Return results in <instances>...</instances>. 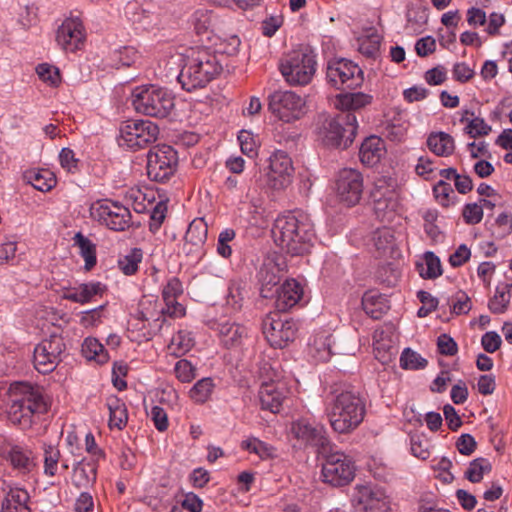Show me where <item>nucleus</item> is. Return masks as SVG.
<instances>
[{
    "instance_id": "9b49d317",
    "label": "nucleus",
    "mask_w": 512,
    "mask_h": 512,
    "mask_svg": "<svg viewBox=\"0 0 512 512\" xmlns=\"http://www.w3.org/2000/svg\"><path fill=\"white\" fill-rule=\"evenodd\" d=\"M177 151L169 145H157L147 155V175L150 180L165 182L176 172Z\"/></svg>"
},
{
    "instance_id": "e433bc0d",
    "label": "nucleus",
    "mask_w": 512,
    "mask_h": 512,
    "mask_svg": "<svg viewBox=\"0 0 512 512\" xmlns=\"http://www.w3.org/2000/svg\"><path fill=\"white\" fill-rule=\"evenodd\" d=\"M29 494L22 488H11L2 502L1 512H30Z\"/></svg>"
},
{
    "instance_id": "20e7f679",
    "label": "nucleus",
    "mask_w": 512,
    "mask_h": 512,
    "mask_svg": "<svg viewBox=\"0 0 512 512\" xmlns=\"http://www.w3.org/2000/svg\"><path fill=\"white\" fill-rule=\"evenodd\" d=\"M10 403L7 414L14 425L30 428L36 416L48 411V404L38 387L26 382H15L9 388Z\"/></svg>"
},
{
    "instance_id": "a211bd4d",
    "label": "nucleus",
    "mask_w": 512,
    "mask_h": 512,
    "mask_svg": "<svg viewBox=\"0 0 512 512\" xmlns=\"http://www.w3.org/2000/svg\"><path fill=\"white\" fill-rule=\"evenodd\" d=\"M364 189L363 176L353 168L341 169L335 180V191L340 202L348 207L359 203Z\"/></svg>"
},
{
    "instance_id": "774afa93",
    "label": "nucleus",
    "mask_w": 512,
    "mask_h": 512,
    "mask_svg": "<svg viewBox=\"0 0 512 512\" xmlns=\"http://www.w3.org/2000/svg\"><path fill=\"white\" fill-rule=\"evenodd\" d=\"M470 137L487 135L491 131V127L485 123V120L481 117H475L470 120L466 128Z\"/></svg>"
},
{
    "instance_id": "c756f323",
    "label": "nucleus",
    "mask_w": 512,
    "mask_h": 512,
    "mask_svg": "<svg viewBox=\"0 0 512 512\" xmlns=\"http://www.w3.org/2000/svg\"><path fill=\"white\" fill-rule=\"evenodd\" d=\"M385 154V146L380 137H367L361 144L359 149L360 161L369 167H373L380 162Z\"/></svg>"
},
{
    "instance_id": "0e129e2a",
    "label": "nucleus",
    "mask_w": 512,
    "mask_h": 512,
    "mask_svg": "<svg viewBox=\"0 0 512 512\" xmlns=\"http://www.w3.org/2000/svg\"><path fill=\"white\" fill-rule=\"evenodd\" d=\"M418 300L422 303V307L418 309V317H424L435 311L439 304V300L436 297L424 292V290L418 291Z\"/></svg>"
},
{
    "instance_id": "a878e982",
    "label": "nucleus",
    "mask_w": 512,
    "mask_h": 512,
    "mask_svg": "<svg viewBox=\"0 0 512 512\" xmlns=\"http://www.w3.org/2000/svg\"><path fill=\"white\" fill-rule=\"evenodd\" d=\"M303 297V288L295 279L286 280L276 290L275 307L285 312L294 307Z\"/></svg>"
},
{
    "instance_id": "bb28decb",
    "label": "nucleus",
    "mask_w": 512,
    "mask_h": 512,
    "mask_svg": "<svg viewBox=\"0 0 512 512\" xmlns=\"http://www.w3.org/2000/svg\"><path fill=\"white\" fill-rule=\"evenodd\" d=\"M373 97L363 92L344 93L336 97L335 106L340 112L361 114V110L372 103Z\"/></svg>"
},
{
    "instance_id": "69168bd1",
    "label": "nucleus",
    "mask_w": 512,
    "mask_h": 512,
    "mask_svg": "<svg viewBox=\"0 0 512 512\" xmlns=\"http://www.w3.org/2000/svg\"><path fill=\"white\" fill-rule=\"evenodd\" d=\"M463 218L468 224H477L483 220V206L477 203L467 204L462 212Z\"/></svg>"
},
{
    "instance_id": "3c124183",
    "label": "nucleus",
    "mask_w": 512,
    "mask_h": 512,
    "mask_svg": "<svg viewBox=\"0 0 512 512\" xmlns=\"http://www.w3.org/2000/svg\"><path fill=\"white\" fill-rule=\"evenodd\" d=\"M194 346V339L191 332L180 330L175 334L170 342L169 348L174 354H185Z\"/></svg>"
},
{
    "instance_id": "c85d7f7f",
    "label": "nucleus",
    "mask_w": 512,
    "mask_h": 512,
    "mask_svg": "<svg viewBox=\"0 0 512 512\" xmlns=\"http://www.w3.org/2000/svg\"><path fill=\"white\" fill-rule=\"evenodd\" d=\"M106 286L101 282H90L80 284L78 287L67 289L63 294V299L85 304L90 302L94 296L102 295Z\"/></svg>"
},
{
    "instance_id": "09e8293b",
    "label": "nucleus",
    "mask_w": 512,
    "mask_h": 512,
    "mask_svg": "<svg viewBox=\"0 0 512 512\" xmlns=\"http://www.w3.org/2000/svg\"><path fill=\"white\" fill-rule=\"evenodd\" d=\"M245 284L240 280H231L228 286L226 303L234 311H239L245 298Z\"/></svg>"
},
{
    "instance_id": "4d7b16f0",
    "label": "nucleus",
    "mask_w": 512,
    "mask_h": 512,
    "mask_svg": "<svg viewBox=\"0 0 512 512\" xmlns=\"http://www.w3.org/2000/svg\"><path fill=\"white\" fill-rule=\"evenodd\" d=\"M236 233L233 229H225L223 230L219 236L216 245V250L219 256L228 259L232 255V247L230 246V242L235 239Z\"/></svg>"
},
{
    "instance_id": "49530a36",
    "label": "nucleus",
    "mask_w": 512,
    "mask_h": 512,
    "mask_svg": "<svg viewBox=\"0 0 512 512\" xmlns=\"http://www.w3.org/2000/svg\"><path fill=\"white\" fill-rule=\"evenodd\" d=\"M191 22L196 34L199 36L207 35L210 31H213V15L207 9L196 10L192 15Z\"/></svg>"
},
{
    "instance_id": "dca6fc26",
    "label": "nucleus",
    "mask_w": 512,
    "mask_h": 512,
    "mask_svg": "<svg viewBox=\"0 0 512 512\" xmlns=\"http://www.w3.org/2000/svg\"><path fill=\"white\" fill-rule=\"evenodd\" d=\"M124 144L134 150L154 143L159 136V127L149 120L127 121L120 129Z\"/></svg>"
},
{
    "instance_id": "bf43d9fd",
    "label": "nucleus",
    "mask_w": 512,
    "mask_h": 512,
    "mask_svg": "<svg viewBox=\"0 0 512 512\" xmlns=\"http://www.w3.org/2000/svg\"><path fill=\"white\" fill-rule=\"evenodd\" d=\"M36 72L41 80L51 86H58L61 82L59 69L47 63L39 64L36 68Z\"/></svg>"
},
{
    "instance_id": "2f4dec72",
    "label": "nucleus",
    "mask_w": 512,
    "mask_h": 512,
    "mask_svg": "<svg viewBox=\"0 0 512 512\" xmlns=\"http://www.w3.org/2000/svg\"><path fill=\"white\" fill-rule=\"evenodd\" d=\"M333 337L325 332L316 334L309 343L308 353L317 362H327L332 354Z\"/></svg>"
},
{
    "instance_id": "b1692460",
    "label": "nucleus",
    "mask_w": 512,
    "mask_h": 512,
    "mask_svg": "<svg viewBox=\"0 0 512 512\" xmlns=\"http://www.w3.org/2000/svg\"><path fill=\"white\" fill-rule=\"evenodd\" d=\"M259 401L263 410L278 413L288 390L282 382H265L259 389Z\"/></svg>"
},
{
    "instance_id": "f03ea898",
    "label": "nucleus",
    "mask_w": 512,
    "mask_h": 512,
    "mask_svg": "<svg viewBox=\"0 0 512 512\" xmlns=\"http://www.w3.org/2000/svg\"><path fill=\"white\" fill-rule=\"evenodd\" d=\"M325 414L334 432L350 434L364 420L365 400L352 390L334 389L326 401Z\"/></svg>"
},
{
    "instance_id": "473e14b6",
    "label": "nucleus",
    "mask_w": 512,
    "mask_h": 512,
    "mask_svg": "<svg viewBox=\"0 0 512 512\" xmlns=\"http://www.w3.org/2000/svg\"><path fill=\"white\" fill-rule=\"evenodd\" d=\"M382 39V33L377 28H365L364 35L357 39L359 52L368 58H376Z\"/></svg>"
},
{
    "instance_id": "c9c22d12",
    "label": "nucleus",
    "mask_w": 512,
    "mask_h": 512,
    "mask_svg": "<svg viewBox=\"0 0 512 512\" xmlns=\"http://www.w3.org/2000/svg\"><path fill=\"white\" fill-rule=\"evenodd\" d=\"M24 180L41 192L50 191L56 185V178L46 169H30L24 172Z\"/></svg>"
},
{
    "instance_id": "e2e57ef3",
    "label": "nucleus",
    "mask_w": 512,
    "mask_h": 512,
    "mask_svg": "<svg viewBox=\"0 0 512 512\" xmlns=\"http://www.w3.org/2000/svg\"><path fill=\"white\" fill-rule=\"evenodd\" d=\"M451 304L452 313L457 315L469 313L472 307L469 297L462 290H459L455 296H452Z\"/></svg>"
},
{
    "instance_id": "1a4fd4ad",
    "label": "nucleus",
    "mask_w": 512,
    "mask_h": 512,
    "mask_svg": "<svg viewBox=\"0 0 512 512\" xmlns=\"http://www.w3.org/2000/svg\"><path fill=\"white\" fill-rule=\"evenodd\" d=\"M321 479L332 487H343L350 484L355 478L356 465L351 456L333 445L321 456Z\"/></svg>"
},
{
    "instance_id": "6e6d98bb",
    "label": "nucleus",
    "mask_w": 512,
    "mask_h": 512,
    "mask_svg": "<svg viewBox=\"0 0 512 512\" xmlns=\"http://www.w3.org/2000/svg\"><path fill=\"white\" fill-rule=\"evenodd\" d=\"M433 193L437 202L443 206L448 207L453 204V198L455 196V192L448 182L444 180H438L437 183L433 186Z\"/></svg>"
},
{
    "instance_id": "72a5a7b5",
    "label": "nucleus",
    "mask_w": 512,
    "mask_h": 512,
    "mask_svg": "<svg viewBox=\"0 0 512 512\" xmlns=\"http://www.w3.org/2000/svg\"><path fill=\"white\" fill-rule=\"evenodd\" d=\"M427 146L435 155L448 157L453 155L455 151V140L449 133L443 131L432 132L427 138Z\"/></svg>"
},
{
    "instance_id": "6e6552de",
    "label": "nucleus",
    "mask_w": 512,
    "mask_h": 512,
    "mask_svg": "<svg viewBox=\"0 0 512 512\" xmlns=\"http://www.w3.org/2000/svg\"><path fill=\"white\" fill-rule=\"evenodd\" d=\"M358 127V120L354 113L339 112L335 117H327L323 120L320 135L325 145L346 149L353 143Z\"/></svg>"
},
{
    "instance_id": "7ed1b4c3",
    "label": "nucleus",
    "mask_w": 512,
    "mask_h": 512,
    "mask_svg": "<svg viewBox=\"0 0 512 512\" xmlns=\"http://www.w3.org/2000/svg\"><path fill=\"white\" fill-rule=\"evenodd\" d=\"M223 57L207 47L191 49L178 76L182 88L190 92L205 87L222 72Z\"/></svg>"
},
{
    "instance_id": "4c0bfd02",
    "label": "nucleus",
    "mask_w": 512,
    "mask_h": 512,
    "mask_svg": "<svg viewBox=\"0 0 512 512\" xmlns=\"http://www.w3.org/2000/svg\"><path fill=\"white\" fill-rule=\"evenodd\" d=\"M106 405L109 410V427L122 430L128 420L125 403L117 396H111L107 398Z\"/></svg>"
},
{
    "instance_id": "864d4df0",
    "label": "nucleus",
    "mask_w": 512,
    "mask_h": 512,
    "mask_svg": "<svg viewBox=\"0 0 512 512\" xmlns=\"http://www.w3.org/2000/svg\"><path fill=\"white\" fill-rule=\"evenodd\" d=\"M142 250L139 248H134L130 250V252L119 259L118 266L119 269L125 275H133L138 270L139 263L142 260Z\"/></svg>"
},
{
    "instance_id": "0eeeda50",
    "label": "nucleus",
    "mask_w": 512,
    "mask_h": 512,
    "mask_svg": "<svg viewBox=\"0 0 512 512\" xmlns=\"http://www.w3.org/2000/svg\"><path fill=\"white\" fill-rule=\"evenodd\" d=\"M132 104L138 113L163 119L173 111L175 98L165 88L154 85L141 86L133 90Z\"/></svg>"
},
{
    "instance_id": "a18cd8bd",
    "label": "nucleus",
    "mask_w": 512,
    "mask_h": 512,
    "mask_svg": "<svg viewBox=\"0 0 512 512\" xmlns=\"http://www.w3.org/2000/svg\"><path fill=\"white\" fill-rule=\"evenodd\" d=\"M30 452L24 451L22 448L13 447L8 455V459L13 468L19 470L21 473H29L34 467L33 459Z\"/></svg>"
},
{
    "instance_id": "79ce46f5",
    "label": "nucleus",
    "mask_w": 512,
    "mask_h": 512,
    "mask_svg": "<svg viewBox=\"0 0 512 512\" xmlns=\"http://www.w3.org/2000/svg\"><path fill=\"white\" fill-rule=\"evenodd\" d=\"M376 493L368 485H357L352 495L353 505L360 509L367 510L374 507V502L378 501Z\"/></svg>"
},
{
    "instance_id": "7c9ffc66",
    "label": "nucleus",
    "mask_w": 512,
    "mask_h": 512,
    "mask_svg": "<svg viewBox=\"0 0 512 512\" xmlns=\"http://www.w3.org/2000/svg\"><path fill=\"white\" fill-rule=\"evenodd\" d=\"M362 307L369 317L377 320L389 311L390 304L386 296L370 290L362 297Z\"/></svg>"
},
{
    "instance_id": "a19ab883",
    "label": "nucleus",
    "mask_w": 512,
    "mask_h": 512,
    "mask_svg": "<svg viewBox=\"0 0 512 512\" xmlns=\"http://www.w3.org/2000/svg\"><path fill=\"white\" fill-rule=\"evenodd\" d=\"M81 352L86 359L94 360L98 364H104L109 360L108 352L96 338H86L82 344Z\"/></svg>"
},
{
    "instance_id": "de8ad7c7",
    "label": "nucleus",
    "mask_w": 512,
    "mask_h": 512,
    "mask_svg": "<svg viewBox=\"0 0 512 512\" xmlns=\"http://www.w3.org/2000/svg\"><path fill=\"white\" fill-rule=\"evenodd\" d=\"M492 465L487 458L479 457L472 460L465 472V477L469 482L479 483L482 481L484 474L490 473Z\"/></svg>"
},
{
    "instance_id": "393cba45",
    "label": "nucleus",
    "mask_w": 512,
    "mask_h": 512,
    "mask_svg": "<svg viewBox=\"0 0 512 512\" xmlns=\"http://www.w3.org/2000/svg\"><path fill=\"white\" fill-rule=\"evenodd\" d=\"M182 293L183 287L181 281L177 277L170 278L162 290V298L165 307L162 308L161 312L164 316L178 318L185 315L184 306L177 301Z\"/></svg>"
},
{
    "instance_id": "39448f33",
    "label": "nucleus",
    "mask_w": 512,
    "mask_h": 512,
    "mask_svg": "<svg viewBox=\"0 0 512 512\" xmlns=\"http://www.w3.org/2000/svg\"><path fill=\"white\" fill-rule=\"evenodd\" d=\"M314 51L305 45L285 54L279 63V69L285 81L291 86L308 85L317 70Z\"/></svg>"
},
{
    "instance_id": "cd10ccee",
    "label": "nucleus",
    "mask_w": 512,
    "mask_h": 512,
    "mask_svg": "<svg viewBox=\"0 0 512 512\" xmlns=\"http://www.w3.org/2000/svg\"><path fill=\"white\" fill-rule=\"evenodd\" d=\"M409 126L407 115L403 112H397L386 119L383 124L382 135L392 142H402L406 139Z\"/></svg>"
},
{
    "instance_id": "37998d69",
    "label": "nucleus",
    "mask_w": 512,
    "mask_h": 512,
    "mask_svg": "<svg viewBox=\"0 0 512 512\" xmlns=\"http://www.w3.org/2000/svg\"><path fill=\"white\" fill-rule=\"evenodd\" d=\"M511 287L512 284H504L496 287V294L492 299H490L488 304L492 313L501 314L508 309L511 301Z\"/></svg>"
},
{
    "instance_id": "5701e85b",
    "label": "nucleus",
    "mask_w": 512,
    "mask_h": 512,
    "mask_svg": "<svg viewBox=\"0 0 512 512\" xmlns=\"http://www.w3.org/2000/svg\"><path fill=\"white\" fill-rule=\"evenodd\" d=\"M220 344L226 349H242L250 341V331L243 324L224 321L217 325Z\"/></svg>"
},
{
    "instance_id": "423d86ee",
    "label": "nucleus",
    "mask_w": 512,
    "mask_h": 512,
    "mask_svg": "<svg viewBox=\"0 0 512 512\" xmlns=\"http://www.w3.org/2000/svg\"><path fill=\"white\" fill-rule=\"evenodd\" d=\"M370 204L380 222L392 223L400 215L397 180L384 175L376 178L370 192Z\"/></svg>"
},
{
    "instance_id": "c03bdc74",
    "label": "nucleus",
    "mask_w": 512,
    "mask_h": 512,
    "mask_svg": "<svg viewBox=\"0 0 512 512\" xmlns=\"http://www.w3.org/2000/svg\"><path fill=\"white\" fill-rule=\"evenodd\" d=\"M376 280L384 284L387 287H393L397 284L400 271L397 265L391 261H385L383 264L379 265L375 272Z\"/></svg>"
},
{
    "instance_id": "13d9d810",
    "label": "nucleus",
    "mask_w": 512,
    "mask_h": 512,
    "mask_svg": "<svg viewBox=\"0 0 512 512\" xmlns=\"http://www.w3.org/2000/svg\"><path fill=\"white\" fill-rule=\"evenodd\" d=\"M174 372L177 379L183 383H189L196 378V367L187 359L176 362Z\"/></svg>"
},
{
    "instance_id": "4468645a",
    "label": "nucleus",
    "mask_w": 512,
    "mask_h": 512,
    "mask_svg": "<svg viewBox=\"0 0 512 512\" xmlns=\"http://www.w3.org/2000/svg\"><path fill=\"white\" fill-rule=\"evenodd\" d=\"M290 432L300 445L316 448L319 456L332 446L323 424L301 418L292 422Z\"/></svg>"
},
{
    "instance_id": "2eb2a0df",
    "label": "nucleus",
    "mask_w": 512,
    "mask_h": 512,
    "mask_svg": "<svg viewBox=\"0 0 512 512\" xmlns=\"http://www.w3.org/2000/svg\"><path fill=\"white\" fill-rule=\"evenodd\" d=\"M91 216L114 231H124L130 226L131 212L117 202L98 201L91 206Z\"/></svg>"
},
{
    "instance_id": "6ab92c4d",
    "label": "nucleus",
    "mask_w": 512,
    "mask_h": 512,
    "mask_svg": "<svg viewBox=\"0 0 512 512\" xmlns=\"http://www.w3.org/2000/svg\"><path fill=\"white\" fill-rule=\"evenodd\" d=\"M293 172L290 156L285 151L277 150L269 158L266 183L274 190L284 189L292 182Z\"/></svg>"
},
{
    "instance_id": "ea45409f",
    "label": "nucleus",
    "mask_w": 512,
    "mask_h": 512,
    "mask_svg": "<svg viewBox=\"0 0 512 512\" xmlns=\"http://www.w3.org/2000/svg\"><path fill=\"white\" fill-rule=\"evenodd\" d=\"M422 265L418 264V273L421 278L434 280L438 279L443 273L440 258L432 251H426L423 253Z\"/></svg>"
},
{
    "instance_id": "4be33fe9",
    "label": "nucleus",
    "mask_w": 512,
    "mask_h": 512,
    "mask_svg": "<svg viewBox=\"0 0 512 512\" xmlns=\"http://www.w3.org/2000/svg\"><path fill=\"white\" fill-rule=\"evenodd\" d=\"M371 252L375 258L385 260L400 256L397 236L391 227L383 226L372 233Z\"/></svg>"
},
{
    "instance_id": "9d476101",
    "label": "nucleus",
    "mask_w": 512,
    "mask_h": 512,
    "mask_svg": "<svg viewBox=\"0 0 512 512\" xmlns=\"http://www.w3.org/2000/svg\"><path fill=\"white\" fill-rule=\"evenodd\" d=\"M326 77L328 83L338 90L356 89L364 81L362 69L345 58L330 60L327 64Z\"/></svg>"
},
{
    "instance_id": "ddd939ff",
    "label": "nucleus",
    "mask_w": 512,
    "mask_h": 512,
    "mask_svg": "<svg viewBox=\"0 0 512 512\" xmlns=\"http://www.w3.org/2000/svg\"><path fill=\"white\" fill-rule=\"evenodd\" d=\"M263 333L274 348H284L289 342H292L298 330L297 324L293 319L286 315H281L278 311L271 312L263 319Z\"/></svg>"
},
{
    "instance_id": "58836bf2",
    "label": "nucleus",
    "mask_w": 512,
    "mask_h": 512,
    "mask_svg": "<svg viewBox=\"0 0 512 512\" xmlns=\"http://www.w3.org/2000/svg\"><path fill=\"white\" fill-rule=\"evenodd\" d=\"M74 245L78 247L80 256L84 259V268L91 271L97 264L96 245L81 232L73 237Z\"/></svg>"
},
{
    "instance_id": "f257e3e1",
    "label": "nucleus",
    "mask_w": 512,
    "mask_h": 512,
    "mask_svg": "<svg viewBox=\"0 0 512 512\" xmlns=\"http://www.w3.org/2000/svg\"><path fill=\"white\" fill-rule=\"evenodd\" d=\"M275 243L292 256L308 253L313 246L315 232L308 215L302 212L278 216L272 228Z\"/></svg>"
},
{
    "instance_id": "338daca9",
    "label": "nucleus",
    "mask_w": 512,
    "mask_h": 512,
    "mask_svg": "<svg viewBox=\"0 0 512 512\" xmlns=\"http://www.w3.org/2000/svg\"><path fill=\"white\" fill-rule=\"evenodd\" d=\"M424 80L429 85H440L447 80V70L443 66L431 68L425 72Z\"/></svg>"
},
{
    "instance_id": "f3484780",
    "label": "nucleus",
    "mask_w": 512,
    "mask_h": 512,
    "mask_svg": "<svg viewBox=\"0 0 512 512\" xmlns=\"http://www.w3.org/2000/svg\"><path fill=\"white\" fill-rule=\"evenodd\" d=\"M66 349L64 340L59 335H51L42 340L34 349V366L38 372L47 374L52 372L61 361Z\"/></svg>"
},
{
    "instance_id": "052dcab7",
    "label": "nucleus",
    "mask_w": 512,
    "mask_h": 512,
    "mask_svg": "<svg viewBox=\"0 0 512 512\" xmlns=\"http://www.w3.org/2000/svg\"><path fill=\"white\" fill-rule=\"evenodd\" d=\"M60 458V451L52 446L48 445L44 450V471L46 475L54 476L57 471L58 462Z\"/></svg>"
},
{
    "instance_id": "5fc2aeb1",
    "label": "nucleus",
    "mask_w": 512,
    "mask_h": 512,
    "mask_svg": "<svg viewBox=\"0 0 512 512\" xmlns=\"http://www.w3.org/2000/svg\"><path fill=\"white\" fill-rule=\"evenodd\" d=\"M240 148L243 154L249 158H254L258 154L259 141L252 132L241 130L238 135Z\"/></svg>"
},
{
    "instance_id": "aec40b11",
    "label": "nucleus",
    "mask_w": 512,
    "mask_h": 512,
    "mask_svg": "<svg viewBox=\"0 0 512 512\" xmlns=\"http://www.w3.org/2000/svg\"><path fill=\"white\" fill-rule=\"evenodd\" d=\"M397 339V329L392 322H386L375 329L373 333V349L375 358L382 364L389 363L396 356Z\"/></svg>"
},
{
    "instance_id": "8fccbe9b",
    "label": "nucleus",
    "mask_w": 512,
    "mask_h": 512,
    "mask_svg": "<svg viewBox=\"0 0 512 512\" xmlns=\"http://www.w3.org/2000/svg\"><path fill=\"white\" fill-rule=\"evenodd\" d=\"M208 234V226L207 223L202 219H194L188 226V229L185 234V239L195 242L197 245H205Z\"/></svg>"
},
{
    "instance_id": "680f3d73",
    "label": "nucleus",
    "mask_w": 512,
    "mask_h": 512,
    "mask_svg": "<svg viewBox=\"0 0 512 512\" xmlns=\"http://www.w3.org/2000/svg\"><path fill=\"white\" fill-rule=\"evenodd\" d=\"M241 448L250 453L257 454L261 458L271 455V448L263 441L257 438H249L241 442Z\"/></svg>"
},
{
    "instance_id": "f704fd0d",
    "label": "nucleus",
    "mask_w": 512,
    "mask_h": 512,
    "mask_svg": "<svg viewBox=\"0 0 512 512\" xmlns=\"http://www.w3.org/2000/svg\"><path fill=\"white\" fill-rule=\"evenodd\" d=\"M97 477L96 463L82 460L73 469L72 481L77 488H87L93 485Z\"/></svg>"
},
{
    "instance_id": "412c9836",
    "label": "nucleus",
    "mask_w": 512,
    "mask_h": 512,
    "mask_svg": "<svg viewBox=\"0 0 512 512\" xmlns=\"http://www.w3.org/2000/svg\"><path fill=\"white\" fill-rule=\"evenodd\" d=\"M85 29L79 17L66 18L58 27L56 41L65 51L75 52L84 44Z\"/></svg>"
},
{
    "instance_id": "603ef678",
    "label": "nucleus",
    "mask_w": 512,
    "mask_h": 512,
    "mask_svg": "<svg viewBox=\"0 0 512 512\" xmlns=\"http://www.w3.org/2000/svg\"><path fill=\"white\" fill-rule=\"evenodd\" d=\"M214 388L213 380L209 377L197 381L190 389V397L197 403L206 402L212 394Z\"/></svg>"
},
{
    "instance_id": "f8f14e48",
    "label": "nucleus",
    "mask_w": 512,
    "mask_h": 512,
    "mask_svg": "<svg viewBox=\"0 0 512 512\" xmlns=\"http://www.w3.org/2000/svg\"><path fill=\"white\" fill-rule=\"evenodd\" d=\"M268 109L280 120L290 123L306 113V102L293 91H275L268 98Z\"/></svg>"
}]
</instances>
